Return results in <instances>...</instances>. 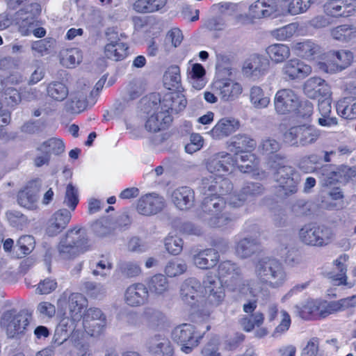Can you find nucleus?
I'll return each instance as SVG.
<instances>
[{
  "label": "nucleus",
  "instance_id": "62",
  "mask_svg": "<svg viewBox=\"0 0 356 356\" xmlns=\"http://www.w3.org/2000/svg\"><path fill=\"white\" fill-rule=\"evenodd\" d=\"M291 324L290 315L284 310L280 312V322L273 332V337H279L285 334L289 329Z\"/></svg>",
  "mask_w": 356,
  "mask_h": 356
},
{
  "label": "nucleus",
  "instance_id": "6",
  "mask_svg": "<svg viewBox=\"0 0 356 356\" xmlns=\"http://www.w3.org/2000/svg\"><path fill=\"white\" fill-rule=\"evenodd\" d=\"M321 136V131L309 124L290 127L283 134V141L293 147H305L315 143Z\"/></svg>",
  "mask_w": 356,
  "mask_h": 356
},
{
  "label": "nucleus",
  "instance_id": "54",
  "mask_svg": "<svg viewBox=\"0 0 356 356\" xmlns=\"http://www.w3.org/2000/svg\"><path fill=\"white\" fill-rule=\"evenodd\" d=\"M38 150L47 152L50 156L51 154L60 155L64 152L65 145L60 139L51 138L38 145Z\"/></svg>",
  "mask_w": 356,
  "mask_h": 356
},
{
  "label": "nucleus",
  "instance_id": "60",
  "mask_svg": "<svg viewBox=\"0 0 356 356\" xmlns=\"http://www.w3.org/2000/svg\"><path fill=\"white\" fill-rule=\"evenodd\" d=\"M78 191L72 184H69L65 190V194L63 200V204L69 208L71 212L74 211L79 203Z\"/></svg>",
  "mask_w": 356,
  "mask_h": 356
},
{
  "label": "nucleus",
  "instance_id": "48",
  "mask_svg": "<svg viewBox=\"0 0 356 356\" xmlns=\"http://www.w3.org/2000/svg\"><path fill=\"white\" fill-rule=\"evenodd\" d=\"M250 101L255 108L261 109L269 105L270 99L260 86H255L250 88Z\"/></svg>",
  "mask_w": 356,
  "mask_h": 356
},
{
  "label": "nucleus",
  "instance_id": "11",
  "mask_svg": "<svg viewBox=\"0 0 356 356\" xmlns=\"http://www.w3.org/2000/svg\"><path fill=\"white\" fill-rule=\"evenodd\" d=\"M154 100L145 102V112L149 115L145 123V128L151 132H156L165 129L172 120L170 114L161 113V109L155 108V102L158 98L155 95L152 97Z\"/></svg>",
  "mask_w": 356,
  "mask_h": 356
},
{
  "label": "nucleus",
  "instance_id": "41",
  "mask_svg": "<svg viewBox=\"0 0 356 356\" xmlns=\"http://www.w3.org/2000/svg\"><path fill=\"white\" fill-rule=\"evenodd\" d=\"M149 293L156 296H164L170 289L168 278L163 274H156L151 277L147 282Z\"/></svg>",
  "mask_w": 356,
  "mask_h": 356
},
{
  "label": "nucleus",
  "instance_id": "22",
  "mask_svg": "<svg viewBox=\"0 0 356 356\" xmlns=\"http://www.w3.org/2000/svg\"><path fill=\"white\" fill-rule=\"evenodd\" d=\"M41 11L40 5L37 3H31L26 8V17L17 16L20 19L19 24V32L23 36H28L32 33L33 29L38 26V22L35 17L38 15Z\"/></svg>",
  "mask_w": 356,
  "mask_h": 356
},
{
  "label": "nucleus",
  "instance_id": "39",
  "mask_svg": "<svg viewBox=\"0 0 356 356\" xmlns=\"http://www.w3.org/2000/svg\"><path fill=\"white\" fill-rule=\"evenodd\" d=\"M266 53L273 63L280 64L291 56V49L288 44L274 43L266 47Z\"/></svg>",
  "mask_w": 356,
  "mask_h": 356
},
{
  "label": "nucleus",
  "instance_id": "58",
  "mask_svg": "<svg viewBox=\"0 0 356 356\" xmlns=\"http://www.w3.org/2000/svg\"><path fill=\"white\" fill-rule=\"evenodd\" d=\"M212 10L216 13L232 15L240 13L242 10L241 4L234 3L230 2H220L214 4L212 6Z\"/></svg>",
  "mask_w": 356,
  "mask_h": 356
},
{
  "label": "nucleus",
  "instance_id": "26",
  "mask_svg": "<svg viewBox=\"0 0 356 356\" xmlns=\"http://www.w3.org/2000/svg\"><path fill=\"white\" fill-rule=\"evenodd\" d=\"M108 35V42L104 47L106 57L115 61L123 60L127 56V44L120 40L117 33Z\"/></svg>",
  "mask_w": 356,
  "mask_h": 356
},
{
  "label": "nucleus",
  "instance_id": "34",
  "mask_svg": "<svg viewBox=\"0 0 356 356\" xmlns=\"http://www.w3.org/2000/svg\"><path fill=\"white\" fill-rule=\"evenodd\" d=\"M331 95L318 99V110L319 117L318 123L321 127H332L338 124L336 117L331 116L332 113Z\"/></svg>",
  "mask_w": 356,
  "mask_h": 356
},
{
  "label": "nucleus",
  "instance_id": "50",
  "mask_svg": "<svg viewBox=\"0 0 356 356\" xmlns=\"http://www.w3.org/2000/svg\"><path fill=\"white\" fill-rule=\"evenodd\" d=\"M163 84L168 90L178 89L181 86L180 69L177 65L168 68L163 75Z\"/></svg>",
  "mask_w": 356,
  "mask_h": 356
},
{
  "label": "nucleus",
  "instance_id": "19",
  "mask_svg": "<svg viewBox=\"0 0 356 356\" xmlns=\"http://www.w3.org/2000/svg\"><path fill=\"white\" fill-rule=\"evenodd\" d=\"M311 72L312 67L298 58H292L286 61L282 67L283 76L289 80L304 79Z\"/></svg>",
  "mask_w": 356,
  "mask_h": 356
},
{
  "label": "nucleus",
  "instance_id": "28",
  "mask_svg": "<svg viewBox=\"0 0 356 356\" xmlns=\"http://www.w3.org/2000/svg\"><path fill=\"white\" fill-rule=\"evenodd\" d=\"M327 67L330 71H341L350 65L353 60V54L348 50L330 51L326 55Z\"/></svg>",
  "mask_w": 356,
  "mask_h": 356
},
{
  "label": "nucleus",
  "instance_id": "38",
  "mask_svg": "<svg viewBox=\"0 0 356 356\" xmlns=\"http://www.w3.org/2000/svg\"><path fill=\"white\" fill-rule=\"evenodd\" d=\"M206 70L200 63H194L187 70V79L193 88L202 90L207 83Z\"/></svg>",
  "mask_w": 356,
  "mask_h": 356
},
{
  "label": "nucleus",
  "instance_id": "57",
  "mask_svg": "<svg viewBox=\"0 0 356 356\" xmlns=\"http://www.w3.org/2000/svg\"><path fill=\"white\" fill-rule=\"evenodd\" d=\"M335 238L334 230L324 225L318 226L317 247H323L331 243Z\"/></svg>",
  "mask_w": 356,
  "mask_h": 356
},
{
  "label": "nucleus",
  "instance_id": "29",
  "mask_svg": "<svg viewBox=\"0 0 356 356\" xmlns=\"http://www.w3.org/2000/svg\"><path fill=\"white\" fill-rule=\"evenodd\" d=\"M305 94L311 99H322L331 95L330 86L321 78L309 79L304 85Z\"/></svg>",
  "mask_w": 356,
  "mask_h": 356
},
{
  "label": "nucleus",
  "instance_id": "16",
  "mask_svg": "<svg viewBox=\"0 0 356 356\" xmlns=\"http://www.w3.org/2000/svg\"><path fill=\"white\" fill-rule=\"evenodd\" d=\"M268 66V61L265 58L255 54L245 61L242 70L245 76L255 81L267 73Z\"/></svg>",
  "mask_w": 356,
  "mask_h": 356
},
{
  "label": "nucleus",
  "instance_id": "2",
  "mask_svg": "<svg viewBox=\"0 0 356 356\" xmlns=\"http://www.w3.org/2000/svg\"><path fill=\"white\" fill-rule=\"evenodd\" d=\"M280 147V143L271 138L263 139L259 145V149L261 154L268 156L267 161L268 167L276 170V181L287 194L296 191L300 177L293 168L285 165V157L277 154Z\"/></svg>",
  "mask_w": 356,
  "mask_h": 356
},
{
  "label": "nucleus",
  "instance_id": "27",
  "mask_svg": "<svg viewBox=\"0 0 356 356\" xmlns=\"http://www.w3.org/2000/svg\"><path fill=\"white\" fill-rule=\"evenodd\" d=\"M72 218V212L65 209L56 211L49 218L47 227L48 235L54 236L61 232L68 225Z\"/></svg>",
  "mask_w": 356,
  "mask_h": 356
},
{
  "label": "nucleus",
  "instance_id": "12",
  "mask_svg": "<svg viewBox=\"0 0 356 356\" xmlns=\"http://www.w3.org/2000/svg\"><path fill=\"white\" fill-rule=\"evenodd\" d=\"M187 101L184 95L179 92H171L165 94L159 102H155V108L161 109V113L177 114L182 111L186 106Z\"/></svg>",
  "mask_w": 356,
  "mask_h": 356
},
{
  "label": "nucleus",
  "instance_id": "13",
  "mask_svg": "<svg viewBox=\"0 0 356 356\" xmlns=\"http://www.w3.org/2000/svg\"><path fill=\"white\" fill-rule=\"evenodd\" d=\"M234 168L233 156L225 152L215 154L207 163V168L211 176H224Z\"/></svg>",
  "mask_w": 356,
  "mask_h": 356
},
{
  "label": "nucleus",
  "instance_id": "44",
  "mask_svg": "<svg viewBox=\"0 0 356 356\" xmlns=\"http://www.w3.org/2000/svg\"><path fill=\"white\" fill-rule=\"evenodd\" d=\"M258 241L256 238L245 237L236 243L235 252L241 258H248L257 250Z\"/></svg>",
  "mask_w": 356,
  "mask_h": 356
},
{
  "label": "nucleus",
  "instance_id": "45",
  "mask_svg": "<svg viewBox=\"0 0 356 356\" xmlns=\"http://www.w3.org/2000/svg\"><path fill=\"white\" fill-rule=\"evenodd\" d=\"M59 56L61 65L68 68L75 67L83 58L81 51L75 47L61 50Z\"/></svg>",
  "mask_w": 356,
  "mask_h": 356
},
{
  "label": "nucleus",
  "instance_id": "64",
  "mask_svg": "<svg viewBox=\"0 0 356 356\" xmlns=\"http://www.w3.org/2000/svg\"><path fill=\"white\" fill-rule=\"evenodd\" d=\"M183 241L177 236H168L165 239L166 250L171 254L178 255L183 249Z\"/></svg>",
  "mask_w": 356,
  "mask_h": 356
},
{
  "label": "nucleus",
  "instance_id": "32",
  "mask_svg": "<svg viewBox=\"0 0 356 356\" xmlns=\"http://www.w3.org/2000/svg\"><path fill=\"white\" fill-rule=\"evenodd\" d=\"M280 15H296L306 13L316 0H277Z\"/></svg>",
  "mask_w": 356,
  "mask_h": 356
},
{
  "label": "nucleus",
  "instance_id": "8",
  "mask_svg": "<svg viewBox=\"0 0 356 356\" xmlns=\"http://www.w3.org/2000/svg\"><path fill=\"white\" fill-rule=\"evenodd\" d=\"M80 325L77 323L73 330V337L79 338L81 327L85 332L91 337L98 336L102 333L106 327V317L102 311L95 307L88 309L82 316Z\"/></svg>",
  "mask_w": 356,
  "mask_h": 356
},
{
  "label": "nucleus",
  "instance_id": "20",
  "mask_svg": "<svg viewBox=\"0 0 356 356\" xmlns=\"http://www.w3.org/2000/svg\"><path fill=\"white\" fill-rule=\"evenodd\" d=\"M248 15L254 19L280 15L279 3L275 0H257L249 6Z\"/></svg>",
  "mask_w": 356,
  "mask_h": 356
},
{
  "label": "nucleus",
  "instance_id": "52",
  "mask_svg": "<svg viewBox=\"0 0 356 356\" xmlns=\"http://www.w3.org/2000/svg\"><path fill=\"white\" fill-rule=\"evenodd\" d=\"M47 92L49 97L56 101H63L68 95L67 87L60 81H52L47 87Z\"/></svg>",
  "mask_w": 356,
  "mask_h": 356
},
{
  "label": "nucleus",
  "instance_id": "7",
  "mask_svg": "<svg viewBox=\"0 0 356 356\" xmlns=\"http://www.w3.org/2000/svg\"><path fill=\"white\" fill-rule=\"evenodd\" d=\"M232 70L227 68L225 72L218 71L212 83V90L225 102L235 100L243 92L242 86L231 78L223 77V75L231 76Z\"/></svg>",
  "mask_w": 356,
  "mask_h": 356
},
{
  "label": "nucleus",
  "instance_id": "37",
  "mask_svg": "<svg viewBox=\"0 0 356 356\" xmlns=\"http://www.w3.org/2000/svg\"><path fill=\"white\" fill-rule=\"evenodd\" d=\"M87 299L81 293H72L69 298V310L73 321H80L87 306Z\"/></svg>",
  "mask_w": 356,
  "mask_h": 356
},
{
  "label": "nucleus",
  "instance_id": "55",
  "mask_svg": "<svg viewBox=\"0 0 356 356\" xmlns=\"http://www.w3.org/2000/svg\"><path fill=\"white\" fill-rule=\"evenodd\" d=\"M298 30L297 23H291L284 26L275 29L270 31V35L276 40L285 41L295 35Z\"/></svg>",
  "mask_w": 356,
  "mask_h": 356
},
{
  "label": "nucleus",
  "instance_id": "14",
  "mask_svg": "<svg viewBox=\"0 0 356 356\" xmlns=\"http://www.w3.org/2000/svg\"><path fill=\"white\" fill-rule=\"evenodd\" d=\"M42 187V181L39 179L30 181L22 189L17 195L18 204L27 209L33 210L38 208L39 192Z\"/></svg>",
  "mask_w": 356,
  "mask_h": 356
},
{
  "label": "nucleus",
  "instance_id": "25",
  "mask_svg": "<svg viewBox=\"0 0 356 356\" xmlns=\"http://www.w3.org/2000/svg\"><path fill=\"white\" fill-rule=\"evenodd\" d=\"M165 205L164 199L156 193H151L143 196L138 202L137 210L138 213L149 216L160 211Z\"/></svg>",
  "mask_w": 356,
  "mask_h": 356
},
{
  "label": "nucleus",
  "instance_id": "46",
  "mask_svg": "<svg viewBox=\"0 0 356 356\" xmlns=\"http://www.w3.org/2000/svg\"><path fill=\"white\" fill-rule=\"evenodd\" d=\"M334 40L348 42L356 39V26L352 24H343L337 26L330 31Z\"/></svg>",
  "mask_w": 356,
  "mask_h": 356
},
{
  "label": "nucleus",
  "instance_id": "61",
  "mask_svg": "<svg viewBox=\"0 0 356 356\" xmlns=\"http://www.w3.org/2000/svg\"><path fill=\"white\" fill-rule=\"evenodd\" d=\"M264 317L262 313L256 312L254 314L243 318L241 324L246 332L252 331L254 327H259L264 323Z\"/></svg>",
  "mask_w": 356,
  "mask_h": 356
},
{
  "label": "nucleus",
  "instance_id": "56",
  "mask_svg": "<svg viewBox=\"0 0 356 356\" xmlns=\"http://www.w3.org/2000/svg\"><path fill=\"white\" fill-rule=\"evenodd\" d=\"M186 270L187 265L184 261L179 259H173L167 262L164 272L168 277H175L182 275Z\"/></svg>",
  "mask_w": 356,
  "mask_h": 356
},
{
  "label": "nucleus",
  "instance_id": "23",
  "mask_svg": "<svg viewBox=\"0 0 356 356\" xmlns=\"http://www.w3.org/2000/svg\"><path fill=\"white\" fill-rule=\"evenodd\" d=\"M147 348L155 356H173L174 348L169 339L163 334H156L148 341Z\"/></svg>",
  "mask_w": 356,
  "mask_h": 356
},
{
  "label": "nucleus",
  "instance_id": "59",
  "mask_svg": "<svg viewBox=\"0 0 356 356\" xmlns=\"http://www.w3.org/2000/svg\"><path fill=\"white\" fill-rule=\"evenodd\" d=\"M320 302L319 300H308L297 305L296 308L302 318H307L310 314H318Z\"/></svg>",
  "mask_w": 356,
  "mask_h": 356
},
{
  "label": "nucleus",
  "instance_id": "10",
  "mask_svg": "<svg viewBox=\"0 0 356 356\" xmlns=\"http://www.w3.org/2000/svg\"><path fill=\"white\" fill-rule=\"evenodd\" d=\"M273 103L277 114L287 115L296 111L300 104V98L293 90L284 88L276 92Z\"/></svg>",
  "mask_w": 356,
  "mask_h": 356
},
{
  "label": "nucleus",
  "instance_id": "63",
  "mask_svg": "<svg viewBox=\"0 0 356 356\" xmlns=\"http://www.w3.org/2000/svg\"><path fill=\"white\" fill-rule=\"evenodd\" d=\"M112 268L113 263L110 258L103 256L97 261L95 268L92 271V274L95 276L106 277L110 275Z\"/></svg>",
  "mask_w": 356,
  "mask_h": 356
},
{
  "label": "nucleus",
  "instance_id": "47",
  "mask_svg": "<svg viewBox=\"0 0 356 356\" xmlns=\"http://www.w3.org/2000/svg\"><path fill=\"white\" fill-rule=\"evenodd\" d=\"M318 226L314 223H308L303 225L298 232L300 241L305 245L316 246Z\"/></svg>",
  "mask_w": 356,
  "mask_h": 356
},
{
  "label": "nucleus",
  "instance_id": "53",
  "mask_svg": "<svg viewBox=\"0 0 356 356\" xmlns=\"http://www.w3.org/2000/svg\"><path fill=\"white\" fill-rule=\"evenodd\" d=\"M143 318L148 327L154 329L164 322L165 316L160 311L147 307L143 311Z\"/></svg>",
  "mask_w": 356,
  "mask_h": 356
},
{
  "label": "nucleus",
  "instance_id": "40",
  "mask_svg": "<svg viewBox=\"0 0 356 356\" xmlns=\"http://www.w3.org/2000/svg\"><path fill=\"white\" fill-rule=\"evenodd\" d=\"M348 255L343 254L339 256L336 260H334V264L335 265L337 270L339 271V274L331 275L330 279L332 280L334 285H343L348 288L353 286V283L347 282L346 262L348 261Z\"/></svg>",
  "mask_w": 356,
  "mask_h": 356
},
{
  "label": "nucleus",
  "instance_id": "3",
  "mask_svg": "<svg viewBox=\"0 0 356 356\" xmlns=\"http://www.w3.org/2000/svg\"><path fill=\"white\" fill-rule=\"evenodd\" d=\"M254 273L260 283L273 289L282 286L288 279L283 264L273 258L259 260L255 266Z\"/></svg>",
  "mask_w": 356,
  "mask_h": 356
},
{
  "label": "nucleus",
  "instance_id": "17",
  "mask_svg": "<svg viewBox=\"0 0 356 356\" xmlns=\"http://www.w3.org/2000/svg\"><path fill=\"white\" fill-rule=\"evenodd\" d=\"M124 299L130 307H140L148 302L149 291L143 283H134L125 290Z\"/></svg>",
  "mask_w": 356,
  "mask_h": 356
},
{
  "label": "nucleus",
  "instance_id": "31",
  "mask_svg": "<svg viewBox=\"0 0 356 356\" xmlns=\"http://www.w3.org/2000/svg\"><path fill=\"white\" fill-rule=\"evenodd\" d=\"M193 264L200 269H209L213 268L219 260L218 252L213 249L208 248L195 250L192 254Z\"/></svg>",
  "mask_w": 356,
  "mask_h": 356
},
{
  "label": "nucleus",
  "instance_id": "43",
  "mask_svg": "<svg viewBox=\"0 0 356 356\" xmlns=\"http://www.w3.org/2000/svg\"><path fill=\"white\" fill-rule=\"evenodd\" d=\"M292 49L298 56L310 59L319 51V47L312 40H304L293 43Z\"/></svg>",
  "mask_w": 356,
  "mask_h": 356
},
{
  "label": "nucleus",
  "instance_id": "36",
  "mask_svg": "<svg viewBox=\"0 0 356 356\" xmlns=\"http://www.w3.org/2000/svg\"><path fill=\"white\" fill-rule=\"evenodd\" d=\"M256 145L257 143L253 139L243 135L234 136L227 143L228 149L234 153V156H240L244 152H251Z\"/></svg>",
  "mask_w": 356,
  "mask_h": 356
},
{
  "label": "nucleus",
  "instance_id": "35",
  "mask_svg": "<svg viewBox=\"0 0 356 356\" xmlns=\"http://www.w3.org/2000/svg\"><path fill=\"white\" fill-rule=\"evenodd\" d=\"M171 200L177 208L186 210L193 205L194 192L188 187H180L172 191Z\"/></svg>",
  "mask_w": 356,
  "mask_h": 356
},
{
  "label": "nucleus",
  "instance_id": "42",
  "mask_svg": "<svg viewBox=\"0 0 356 356\" xmlns=\"http://www.w3.org/2000/svg\"><path fill=\"white\" fill-rule=\"evenodd\" d=\"M234 167L236 166L241 172L249 173L254 171L258 165V160L255 155L251 152H244L240 156L234 157Z\"/></svg>",
  "mask_w": 356,
  "mask_h": 356
},
{
  "label": "nucleus",
  "instance_id": "21",
  "mask_svg": "<svg viewBox=\"0 0 356 356\" xmlns=\"http://www.w3.org/2000/svg\"><path fill=\"white\" fill-rule=\"evenodd\" d=\"M90 90V85L85 81H80L76 83V88L70 95V99L67 102V108L72 112L80 113L87 106L86 98Z\"/></svg>",
  "mask_w": 356,
  "mask_h": 356
},
{
  "label": "nucleus",
  "instance_id": "18",
  "mask_svg": "<svg viewBox=\"0 0 356 356\" xmlns=\"http://www.w3.org/2000/svg\"><path fill=\"white\" fill-rule=\"evenodd\" d=\"M181 300L187 305H194L203 296V287L197 280L188 278L180 288Z\"/></svg>",
  "mask_w": 356,
  "mask_h": 356
},
{
  "label": "nucleus",
  "instance_id": "5",
  "mask_svg": "<svg viewBox=\"0 0 356 356\" xmlns=\"http://www.w3.org/2000/svg\"><path fill=\"white\" fill-rule=\"evenodd\" d=\"M205 332L191 323H182L176 326L171 332V338L184 354H190L197 348L203 339Z\"/></svg>",
  "mask_w": 356,
  "mask_h": 356
},
{
  "label": "nucleus",
  "instance_id": "15",
  "mask_svg": "<svg viewBox=\"0 0 356 356\" xmlns=\"http://www.w3.org/2000/svg\"><path fill=\"white\" fill-rule=\"evenodd\" d=\"M228 279L225 280L226 284ZM224 280L216 275L207 274L203 280V292L208 295L209 301L216 305H219L225 298Z\"/></svg>",
  "mask_w": 356,
  "mask_h": 356
},
{
  "label": "nucleus",
  "instance_id": "51",
  "mask_svg": "<svg viewBox=\"0 0 356 356\" xmlns=\"http://www.w3.org/2000/svg\"><path fill=\"white\" fill-rule=\"evenodd\" d=\"M218 275L222 280L227 277L231 282H238L239 270L235 264L229 261H222L218 266Z\"/></svg>",
  "mask_w": 356,
  "mask_h": 356
},
{
  "label": "nucleus",
  "instance_id": "4",
  "mask_svg": "<svg viewBox=\"0 0 356 356\" xmlns=\"http://www.w3.org/2000/svg\"><path fill=\"white\" fill-rule=\"evenodd\" d=\"M57 249L62 259H73L89 249L88 238L81 229L74 227L61 237Z\"/></svg>",
  "mask_w": 356,
  "mask_h": 356
},
{
  "label": "nucleus",
  "instance_id": "24",
  "mask_svg": "<svg viewBox=\"0 0 356 356\" xmlns=\"http://www.w3.org/2000/svg\"><path fill=\"white\" fill-rule=\"evenodd\" d=\"M327 15L332 17H349L356 11L355 0H338L327 2L324 5Z\"/></svg>",
  "mask_w": 356,
  "mask_h": 356
},
{
  "label": "nucleus",
  "instance_id": "33",
  "mask_svg": "<svg viewBox=\"0 0 356 356\" xmlns=\"http://www.w3.org/2000/svg\"><path fill=\"white\" fill-rule=\"evenodd\" d=\"M261 192V188L259 184L248 183L240 191L230 195L229 203L233 207H239Z\"/></svg>",
  "mask_w": 356,
  "mask_h": 356
},
{
  "label": "nucleus",
  "instance_id": "9",
  "mask_svg": "<svg viewBox=\"0 0 356 356\" xmlns=\"http://www.w3.org/2000/svg\"><path fill=\"white\" fill-rule=\"evenodd\" d=\"M29 318L16 311L5 312L0 318V327L9 338L17 337L24 334L29 324Z\"/></svg>",
  "mask_w": 356,
  "mask_h": 356
},
{
  "label": "nucleus",
  "instance_id": "30",
  "mask_svg": "<svg viewBox=\"0 0 356 356\" xmlns=\"http://www.w3.org/2000/svg\"><path fill=\"white\" fill-rule=\"evenodd\" d=\"M239 127V122L234 118L220 119L208 133L213 139L220 140L235 132Z\"/></svg>",
  "mask_w": 356,
  "mask_h": 356
},
{
  "label": "nucleus",
  "instance_id": "1",
  "mask_svg": "<svg viewBox=\"0 0 356 356\" xmlns=\"http://www.w3.org/2000/svg\"><path fill=\"white\" fill-rule=\"evenodd\" d=\"M204 189L210 192L207 194L202 204V211L205 214L202 216L204 221L211 227H222L232 220L227 212H222L225 207V202L220 197L232 189L229 180L222 176H210V178L202 181Z\"/></svg>",
  "mask_w": 356,
  "mask_h": 356
},
{
  "label": "nucleus",
  "instance_id": "49",
  "mask_svg": "<svg viewBox=\"0 0 356 356\" xmlns=\"http://www.w3.org/2000/svg\"><path fill=\"white\" fill-rule=\"evenodd\" d=\"M336 109L338 115L344 119L353 120L356 118V102L350 98H344L339 101Z\"/></svg>",
  "mask_w": 356,
  "mask_h": 356
}]
</instances>
